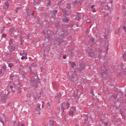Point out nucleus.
Masks as SVG:
<instances>
[{"mask_svg": "<svg viewBox=\"0 0 126 126\" xmlns=\"http://www.w3.org/2000/svg\"><path fill=\"white\" fill-rule=\"evenodd\" d=\"M65 14L67 15H70V13H67V12H66V9H65Z\"/></svg>", "mask_w": 126, "mask_h": 126, "instance_id": "nucleus-18", "label": "nucleus"}, {"mask_svg": "<svg viewBox=\"0 0 126 126\" xmlns=\"http://www.w3.org/2000/svg\"><path fill=\"white\" fill-rule=\"evenodd\" d=\"M15 50V48L14 46H11L10 49V51L11 52H13Z\"/></svg>", "mask_w": 126, "mask_h": 126, "instance_id": "nucleus-6", "label": "nucleus"}, {"mask_svg": "<svg viewBox=\"0 0 126 126\" xmlns=\"http://www.w3.org/2000/svg\"><path fill=\"white\" fill-rule=\"evenodd\" d=\"M101 75L103 76V78H106V77L107 76V74L106 73H104L103 74V73H101Z\"/></svg>", "mask_w": 126, "mask_h": 126, "instance_id": "nucleus-15", "label": "nucleus"}, {"mask_svg": "<svg viewBox=\"0 0 126 126\" xmlns=\"http://www.w3.org/2000/svg\"><path fill=\"white\" fill-rule=\"evenodd\" d=\"M7 99V94H4L2 97V99L4 100V101H6V100Z\"/></svg>", "mask_w": 126, "mask_h": 126, "instance_id": "nucleus-5", "label": "nucleus"}, {"mask_svg": "<svg viewBox=\"0 0 126 126\" xmlns=\"http://www.w3.org/2000/svg\"><path fill=\"white\" fill-rule=\"evenodd\" d=\"M53 12L54 14L55 15H56L57 14V10H54V11H53Z\"/></svg>", "mask_w": 126, "mask_h": 126, "instance_id": "nucleus-21", "label": "nucleus"}, {"mask_svg": "<svg viewBox=\"0 0 126 126\" xmlns=\"http://www.w3.org/2000/svg\"><path fill=\"white\" fill-rule=\"evenodd\" d=\"M74 74L76 75V76H77V74L76 71H74Z\"/></svg>", "mask_w": 126, "mask_h": 126, "instance_id": "nucleus-34", "label": "nucleus"}, {"mask_svg": "<svg viewBox=\"0 0 126 126\" xmlns=\"http://www.w3.org/2000/svg\"><path fill=\"white\" fill-rule=\"evenodd\" d=\"M87 52L89 54V56L94 57V52L91 49H88Z\"/></svg>", "mask_w": 126, "mask_h": 126, "instance_id": "nucleus-2", "label": "nucleus"}, {"mask_svg": "<svg viewBox=\"0 0 126 126\" xmlns=\"http://www.w3.org/2000/svg\"><path fill=\"white\" fill-rule=\"evenodd\" d=\"M27 59H28L27 56H22V58H21V59H22V60H25V59L27 60Z\"/></svg>", "mask_w": 126, "mask_h": 126, "instance_id": "nucleus-14", "label": "nucleus"}, {"mask_svg": "<svg viewBox=\"0 0 126 126\" xmlns=\"http://www.w3.org/2000/svg\"><path fill=\"white\" fill-rule=\"evenodd\" d=\"M9 6V3L8 2H5L3 5V8H5V9H8Z\"/></svg>", "mask_w": 126, "mask_h": 126, "instance_id": "nucleus-3", "label": "nucleus"}, {"mask_svg": "<svg viewBox=\"0 0 126 126\" xmlns=\"http://www.w3.org/2000/svg\"><path fill=\"white\" fill-rule=\"evenodd\" d=\"M104 124H105V126H107L108 125L107 122H106Z\"/></svg>", "mask_w": 126, "mask_h": 126, "instance_id": "nucleus-38", "label": "nucleus"}, {"mask_svg": "<svg viewBox=\"0 0 126 126\" xmlns=\"http://www.w3.org/2000/svg\"><path fill=\"white\" fill-rule=\"evenodd\" d=\"M47 105L48 107H51V104H50V102H48L47 103Z\"/></svg>", "mask_w": 126, "mask_h": 126, "instance_id": "nucleus-25", "label": "nucleus"}, {"mask_svg": "<svg viewBox=\"0 0 126 126\" xmlns=\"http://www.w3.org/2000/svg\"><path fill=\"white\" fill-rule=\"evenodd\" d=\"M20 8H17V9H16V10H15V11H16V12H18V9H20Z\"/></svg>", "mask_w": 126, "mask_h": 126, "instance_id": "nucleus-33", "label": "nucleus"}, {"mask_svg": "<svg viewBox=\"0 0 126 126\" xmlns=\"http://www.w3.org/2000/svg\"><path fill=\"white\" fill-rule=\"evenodd\" d=\"M69 20L67 18H64L63 19V21L65 23H68L69 22Z\"/></svg>", "mask_w": 126, "mask_h": 126, "instance_id": "nucleus-8", "label": "nucleus"}, {"mask_svg": "<svg viewBox=\"0 0 126 126\" xmlns=\"http://www.w3.org/2000/svg\"><path fill=\"white\" fill-rule=\"evenodd\" d=\"M22 42H24V40H22Z\"/></svg>", "mask_w": 126, "mask_h": 126, "instance_id": "nucleus-47", "label": "nucleus"}, {"mask_svg": "<svg viewBox=\"0 0 126 126\" xmlns=\"http://www.w3.org/2000/svg\"><path fill=\"white\" fill-rule=\"evenodd\" d=\"M44 103H45V102H43V103L42 104V108H43V107L44 106Z\"/></svg>", "mask_w": 126, "mask_h": 126, "instance_id": "nucleus-32", "label": "nucleus"}, {"mask_svg": "<svg viewBox=\"0 0 126 126\" xmlns=\"http://www.w3.org/2000/svg\"><path fill=\"white\" fill-rule=\"evenodd\" d=\"M34 11H32V15H34Z\"/></svg>", "mask_w": 126, "mask_h": 126, "instance_id": "nucleus-40", "label": "nucleus"}, {"mask_svg": "<svg viewBox=\"0 0 126 126\" xmlns=\"http://www.w3.org/2000/svg\"><path fill=\"white\" fill-rule=\"evenodd\" d=\"M66 8H68L69 9H71V6L70 4H68V6L66 7Z\"/></svg>", "mask_w": 126, "mask_h": 126, "instance_id": "nucleus-23", "label": "nucleus"}, {"mask_svg": "<svg viewBox=\"0 0 126 126\" xmlns=\"http://www.w3.org/2000/svg\"><path fill=\"white\" fill-rule=\"evenodd\" d=\"M93 9V12H96V10H95V8Z\"/></svg>", "mask_w": 126, "mask_h": 126, "instance_id": "nucleus-30", "label": "nucleus"}, {"mask_svg": "<svg viewBox=\"0 0 126 126\" xmlns=\"http://www.w3.org/2000/svg\"><path fill=\"white\" fill-rule=\"evenodd\" d=\"M27 12L28 14H30V13H31L32 10L29 9V8L27 9Z\"/></svg>", "mask_w": 126, "mask_h": 126, "instance_id": "nucleus-12", "label": "nucleus"}, {"mask_svg": "<svg viewBox=\"0 0 126 126\" xmlns=\"http://www.w3.org/2000/svg\"><path fill=\"white\" fill-rule=\"evenodd\" d=\"M61 94H60V93H59V94H58V97H61Z\"/></svg>", "mask_w": 126, "mask_h": 126, "instance_id": "nucleus-31", "label": "nucleus"}, {"mask_svg": "<svg viewBox=\"0 0 126 126\" xmlns=\"http://www.w3.org/2000/svg\"><path fill=\"white\" fill-rule=\"evenodd\" d=\"M72 109H74L75 111L76 110V108L72 107Z\"/></svg>", "mask_w": 126, "mask_h": 126, "instance_id": "nucleus-36", "label": "nucleus"}, {"mask_svg": "<svg viewBox=\"0 0 126 126\" xmlns=\"http://www.w3.org/2000/svg\"><path fill=\"white\" fill-rule=\"evenodd\" d=\"M45 4L47 6H50L51 5V1L50 0H47L45 2Z\"/></svg>", "mask_w": 126, "mask_h": 126, "instance_id": "nucleus-4", "label": "nucleus"}, {"mask_svg": "<svg viewBox=\"0 0 126 126\" xmlns=\"http://www.w3.org/2000/svg\"><path fill=\"white\" fill-rule=\"evenodd\" d=\"M70 107V103L68 102H63L62 104V109H63V112L64 110L68 109Z\"/></svg>", "mask_w": 126, "mask_h": 126, "instance_id": "nucleus-1", "label": "nucleus"}, {"mask_svg": "<svg viewBox=\"0 0 126 126\" xmlns=\"http://www.w3.org/2000/svg\"><path fill=\"white\" fill-rule=\"evenodd\" d=\"M2 70H0V74H2Z\"/></svg>", "mask_w": 126, "mask_h": 126, "instance_id": "nucleus-39", "label": "nucleus"}, {"mask_svg": "<svg viewBox=\"0 0 126 126\" xmlns=\"http://www.w3.org/2000/svg\"><path fill=\"white\" fill-rule=\"evenodd\" d=\"M77 15H78V20H80V15H78V13H77Z\"/></svg>", "mask_w": 126, "mask_h": 126, "instance_id": "nucleus-24", "label": "nucleus"}, {"mask_svg": "<svg viewBox=\"0 0 126 126\" xmlns=\"http://www.w3.org/2000/svg\"><path fill=\"white\" fill-rule=\"evenodd\" d=\"M21 92H22V91H21V90H19L18 91V93L20 94V93H21Z\"/></svg>", "mask_w": 126, "mask_h": 126, "instance_id": "nucleus-35", "label": "nucleus"}, {"mask_svg": "<svg viewBox=\"0 0 126 126\" xmlns=\"http://www.w3.org/2000/svg\"><path fill=\"white\" fill-rule=\"evenodd\" d=\"M124 30H126V27H125V26H124Z\"/></svg>", "mask_w": 126, "mask_h": 126, "instance_id": "nucleus-41", "label": "nucleus"}, {"mask_svg": "<svg viewBox=\"0 0 126 126\" xmlns=\"http://www.w3.org/2000/svg\"><path fill=\"white\" fill-rule=\"evenodd\" d=\"M38 3H39V2H36L35 1H33V4H34V5H38Z\"/></svg>", "mask_w": 126, "mask_h": 126, "instance_id": "nucleus-17", "label": "nucleus"}, {"mask_svg": "<svg viewBox=\"0 0 126 126\" xmlns=\"http://www.w3.org/2000/svg\"><path fill=\"white\" fill-rule=\"evenodd\" d=\"M23 55L24 56H25V57H27V55H28L27 52H24L23 53Z\"/></svg>", "mask_w": 126, "mask_h": 126, "instance_id": "nucleus-20", "label": "nucleus"}, {"mask_svg": "<svg viewBox=\"0 0 126 126\" xmlns=\"http://www.w3.org/2000/svg\"><path fill=\"white\" fill-rule=\"evenodd\" d=\"M74 114V111L73 110H71L69 112V115L71 116H72Z\"/></svg>", "mask_w": 126, "mask_h": 126, "instance_id": "nucleus-9", "label": "nucleus"}, {"mask_svg": "<svg viewBox=\"0 0 126 126\" xmlns=\"http://www.w3.org/2000/svg\"><path fill=\"white\" fill-rule=\"evenodd\" d=\"M10 88L11 89H12V88H13V87H12V86H11L10 87Z\"/></svg>", "mask_w": 126, "mask_h": 126, "instance_id": "nucleus-43", "label": "nucleus"}, {"mask_svg": "<svg viewBox=\"0 0 126 126\" xmlns=\"http://www.w3.org/2000/svg\"><path fill=\"white\" fill-rule=\"evenodd\" d=\"M36 9V8H35V7H34V9Z\"/></svg>", "mask_w": 126, "mask_h": 126, "instance_id": "nucleus-48", "label": "nucleus"}, {"mask_svg": "<svg viewBox=\"0 0 126 126\" xmlns=\"http://www.w3.org/2000/svg\"><path fill=\"white\" fill-rule=\"evenodd\" d=\"M76 66V64L75 63H71V67L74 68Z\"/></svg>", "mask_w": 126, "mask_h": 126, "instance_id": "nucleus-11", "label": "nucleus"}, {"mask_svg": "<svg viewBox=\"0 0 126 126\" xmlns=\"http://www.w3.org/2000/svg\"><path fill=\"white\" fill-rule=\"evenodd\" d=\"M20 55L21 56H23V53H20Z\"/></svg>", "mask_w": 126, "mask_h": 126, "instance_id": "nucleus-45", "label": "nucleus"}, {"mask_svg": "<svg viewBox=\"0 0 126 126\" xmlns=\"http://www.w3.org/2000/svg\"><path fill=\"white\" fill-rule=\"evenodd\" d=\"M126 56V54H124V55L123 56V58H125Z\"/></svg>", "mask_w": 126, "mask_h": 126, "instance_id": "nucleus-37", "label": "nucleus"}, {"mask_svg": "<svg viewBox=\"0 0 126 126\" xmlns=\"http://www.w3.org/2000/svg\"><path fill=\"white\" fill-rule=\"evenodd\" d=\"M9 21H11V19L10 18H9Z\"/></svg>", "mask_w": 126, "mask_h": 126, "instance_id": "nucleus-46", "label": "nucleus"}, {"mask_svg": "<svg viewBox=\"0 0 126 126\" xmlns=\"http://www.w3.org/2000/svg\"><path fill=\"white\" fill-rule=\"evenodd\" d=\"M67 58V57H66V55H63V59H66Z\"/></svg>", "mask_w": 126, "mask_h": 126, "instance_id": "nucleus-28", "label": "nucleus"}, {"mask_svg": "<svg viewBox=\"0 0 126 126\" xmlns=\"http://www.w3.org/2000/svg\"><path fill=\"white\" fill-rule=\"evenodd\" d=\"M49 125L50 126H52L54 125V121L50 120H49Z\"/></svg>", "mask_w": 126, "mask_h": 126, "instance_id": "nucleus-10", "label": "nucleus"}, {"mask_svg": "<svg viewBox=\"0 0 126 126\" xmlns=\"http://www.w3.org/2000/svg\"><path fill=\"white\" fill-rule=\"evenodd\" d=\"M31 85L32 86H34L36 85V83L34 81H33V82H31Z\"/></svg>", "mask_w": 126, "mask_h": 126, "instance_id": "nucleus-13", "label": "nucleus"}, {"mask_svg": "<svg viewBox=\"0 0 126 126\" xmlns=\"http://www.w3.org/2000/svg\"><path fill=\"white\" fill-rule=\"evenodd\" d=\"M40 106L38 105V106H37V110H40Z\"/></svg>", "mask_w": 126, "mask_h": 126, "instance_id": "nucleus-29", "label": "nucleus"}, {"mask_svg": "<svg viewBox=\"0 0 126 126\" xmlns=\"http://www.w3.org/2000/svg\"><path fill=\"white\" fill-rule=\"evenodd\" d=\"M2 36H3V37H6V34L3 33V34H2Z\"/></svg>", "mask_w": 126, "mask_h": 126, "instance_id": "nucleus-27", "label": "nucleus"}, {"mask_svg": "<svg viewBox=\"0 0 126 126\" xmlns=\"http://www.w3.org/2000/svg\"><path fill=\"white\" fill-rule=\"evenodd\" d=\"M14 28H11V29H10V32H14Z\"/></svg>", "mask_w": 126, "mask_h": 126, "instance_id": "nucleus-19", "label": "nucleus"}, {"mask_svg": "<svg viewBox=\"0 0 126 126\" xmlns=\"http://www.w3.org/2000/svg\"><path fill=\"white\" fill-rule=\"evenodd\" d=\"M91 8H92V9H93L94 8V5H92L91 6Z\"/></svg>", "mask_w": 126, "mask_h": 126, "instance_id": "nucleus-26", "label": "nucleus"}, {"mask_svg": "<svg viewBox=\"0 0 126 126\" xmlns=\"http://www.w3.org/2000/svg\"><path fill=\"white\" fill-rule=\"evenodd\" d=\"M12 92H13V93H14V92H15V90H12Z\"/></svg>", "mask_w": 126, "mask_h": 126, "instance_id": "nucleus-44", "label": "nucleus"}, {"mask_svg": "<svg viewBox=\"0 0 126 126\" xmlns=\"http://www.w3.org/2000/svg\"><path fill=\"white\" fill-rule=\"evenodd\" d=\"M13 44V41L12 40V39H10V40L9 41V44L11 45Z\"/></svg>", "mask_w": 126, "mask_h": 126, "instance_id": "nucleus-22", "label": "nucleus"}, {"mask_svg": "<svg viewBox=\"0 0 126 126\" xmlns=\"http://www.w3.org/2000/svg\"><path fill=\"white\" fill-rule=\"evenodd\" d=\"M22 126H26L24 125V124H22Z\"/></svg>", "mask_w": 126, "mask_h": 126, "instance_id": "nucleus-42", "label": "nucleus"}, {"mask_svg": "<svg viewBox=\"0 0 126 126\" xmlns=\"http://www.w3.org/2000/svg\"><path fill=\"white\" fill-rule=\"evenodd\" d=\"M80 66L81 67L82 70H84L85 69V65L82 63L80 64Z\"/></svg>", "mask_w": 126, "mask_h": 126, "instance_id": "nucleus-7", "label": "nucleus"}, {"mask_svg": "<svg viewBox=\"0 0 126 126\" xmlns=\"http://www.w3.org/2000/svg\"><path fill=\"white\" fill-rule=\"evenodd\" d=\"M13 66H14V65L12 63H10L8 64V66L9 67H12Z\"/></svg>", "mask_w": 126, "mask_h": 126, "instance_id": "nucleus-16", "label": "nucleus"}]
</instances>
